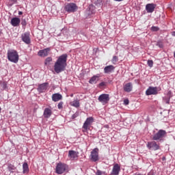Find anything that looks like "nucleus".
<instances>
[{"mask_svg":"<svg viewBox=\"0 0 175 175\" xmlns=\"http://www.w3.org/2000/svg\"><path fill=\"white\" fill-rule=\"evenodd\" d=\"M120 171H121V167H120V165L116 163L113 165L111 174L119 175Z\"/></svg>","mask_w":175,"mask_h":175,"instance_id":"11","label":"nucleus"},{"mask_svg":"<svg viewBox=\"0 0 175 175\" xmlns=\"http://www.w3.org/2000/svg\"><path fill=\"white\" fill-rule=\"evenodd\" d=\"M65 170H66V165L63 164L62 163H57L56 166V173L57 174H62Z\"/></svg>","mask_w":175,"mask_h":175,"instance_id":"10","label":"nucleus"},{"mask_svg":"<svg viewBox=\"0 0 175 175\" xmlns=\"http://www.w3.org/2000/svg\"><path fill=\"white\" fill-rule=\"evenodd\" d=\"M77 152L75 150H69L68 151V157L71 161H73L77 158Z\"/></svg>","mask_w":175,"mask_h":175,"instance_id":"21","label":"nucleus"},{"mask_svg":"<svg viewBox=\"0 0 175 175\" xmlns=\"http://www.w3.org/2000/svg\"><path fill=\"white\" fill-rule=\"evenodd\" d=\"M70 96H71V97L73 96V94H71Z\"/></svg>","mask_w":175,"mask_h":175,"instance_id":"46","label":"nucleus"},{"mask_svg":"<svg viewBox=\"0 0 175 175\" xmlns=\"http://www.w3.org/2000/svg\"><path fill=\"white\" fill-rule=\"evenodd\" d=\"M62 99V95L59 93L53 94L52 95V100L53 102H58V100H61Z\"/></svg>","mask_w":175,"mask_h":175,"instance_id":"22","label":"nucleus"},{"mask_svg":"<svg viewBox=\"0 0 175 175\" xmlns=\"http://www.w3.org/2000/svg\"><path fill=\"white\" fill-rule=\"evenodd\" d=\"M18 14L21 16V14H23V12L19 11V12H18Z\"/></svg>","mask_w":175,"mask_h":175,"instance_id":"42","label":"nucleus"},{"mask_svg":"<svg viewBox=\"0 0 175 175\" xmlns=\"http://www.w3.org/2000/svg\"><path fill=\"white\" fill-rule=\"evenodd\" d=\"M49 85V83L46 82V83H43L40 85H39L38 88V92H45L46 90H47V86Z\"/></svg>","mask_w":175,"mask_h":175,"instance_id":"15","label":"nucleus"},{"mask_svg":"<svg viewBox=\"0 0 175 175\" xmlns=\"http://www.w3.org/2000/svg\"><path fill=\"white\" fill-rule=\"evenodd\" d=\"M51 49L50 48H46L38 51V55L40 57H47L49 55V53Z\"/></svg>","mask_w":175,"mask_h":175,"instance_id":"14","label":"nucleus"},{"mask_svg":"<svg viewBox=\"0 0 175 175\" xmlns=\"http://www.w3.org/2000/svg\"><path fill=\"white\" fill-rule=\"evenodd\" d=\"M113 1H115V2H122V1L124 0H113Z\"/></svg>","mask_w":175,"mask_h":175,"instance_id":"40","label":"nucleus"},{"mask_svg":"<svg viewBox=\"0 0 175 175\" xmlns=\"http://www.w3.org/2000/svg\"><path fill=\"white\" fill-rule=\"evenodd\" d=\"M63 105H64V102H60V103H59L58 105H57L58 109H62Z\"/></svg>","mask_w":175,"mask_h":175,"instance_id":"34","label":"nucleus"},{"mask_svg":"<svg viewBox=\"0 0 175 175\" xmlns=\"http://www.w3.org/2000/svg\"><path fill=\"white\" fill-rule=\"evenodd\" d=\"M135 175H142V174H135Z\"/></svg>","mask_w":175,"mask_h":175,"instance_id":"45","label":"nucleus"},{"mask_svg":"<svg viewBox=\"0 0 175 175\" xmlns=\"http://www.w3.org/2000/svg\"><path fill=\"white\" fill-rule=\"evenodd\" d=\"M167 98H169V99H170V98H172V91L170 90V91L167 92Z\"/></svg>","mask_w":175,"mask_h":175,"instance_id":"35","label":"nucleus"},{"mask_svg":"<svg viewBox=\"0 0 175 175\" xmlns=\"http://www.w3.org/2000/svg\"><path fill=\"white\" fill-rule=\"evenodd\" d=\"M146 147L149 150H153V151H157V150H159V144H157L155 141L148 142L146 144Z\"/></svg>","mask_w":175,"mask_h":175,"instance_id":"9","label":"nucleus"},{"mask_svg":"<svg viewBox=\"0 0 175 175\" xmlns=\"http://www.w3.org/2000/svg\"><path fill=\"white\" fill-rule=\"evenodd\" d=\"M64 10L68 13H75L77 10V5L75 3H70L65 5Z\"/></svg>","mask_w":175,"mask_h":175,"instance_id":"5","label":"nucleus"},{"mask_svg":"<svg viewBox=\"0 0 175 175\" xmlns=\"http://www.w3.org/2000/svg\"><path fill=\"white\" fill-rule=\"evenodd\" d=\"M21 25H23V27H25V25H27V21L24 18H22Z\"/></svg>","mask_w":175,"mask_h":175,"instance_id":"31","label":"nucleus"},{"mask_svg":"<svg viewBox=\"0 0 175 175\" xmlns=\"http://www.w3.org/2000/svg\"><path fill=\"white\" fill-rule=\"evenodd\" d=\"M99 77H100L99 74L93 76L89 81L90 84H96L99 81Z\"/></svg>","mask_w":175,"mask_h":175,"instance_id":"20","label":"nucleus"},{"mask_svg":"<svg viewBox=\"0 0 175 175\" xmlns=\"http://www.w3.org/2000/svg\"><path fill=\"white\" fill-rule=\"evenodd\" d=\"M151 29L154 32H157V31H159V28L155 26H152Z\"/></svg>","mask_w":175,"mask_h":175,"instance_id":"32","label":"nucleus"},{"mask_svg":"<svg viewBox=\"0 0 175 175\" xmlns=\"http://www.w3.org/2000/svg\"><path fill=\"white\" fill-rule=\"evenodd\" d=\"M114 69H116V67L113 65L107 66L104 68V73L106 75H110V73H113V72H114Z\"/></svg>","mask_w":175,"mask_h":175,"instance_id":"12","label":"nucleus"},{"mask_svg":"<svg viewBox=\"0 0 175 175\" xmlns=\"http://www.w3.org/2000/svg\"><path fill=\"white\" fill-rule=\"evenodd\" d=\"M23 173L25 174V173H28L29 172V167H28L27 163H24L23 164Z\"/></svg>","mask_w":175,"mask_h":175,"instance_id":"24","label":"nucleus"},{"mask_svg":"<svg viewBox=\"0 0 175 175\" xmlns=\"http://www.w3.org/2000/svg\"><path fill=\"white\" fill-rule=\"evenodd\" d=\"M98 102H100L102 105H107V103H109V100H110V95L107 94H100L98 96Z\"/></svg>","mask_w":175,"mask_h":175,"instance_id":"6","label":"nucleus"},{"mask_svg":"<svg viewBox=\"0 0 175 175\" xmlns=\"http://www.w3.org/2000/svg\"><path fill=\"white\" fill-rule=\"evenodd\" d=\"M118 62V57L113 56L111 59L112 64H113V65H116V64H117Z\"/></svg>","mask_w":175,"mask_h":175,"instance_id":"28","label":"nucleus"},{"mask_svg":"<svg viewBox=\"0 0 175 175\" xmlns=\"http://www.w3.org/2000/svg\"><path fill=\"white\" fill-rule=\"evenodd\" d=\"M164 102H165V103H167V105H169V103H170V98H169L168 97L167 98H163Z\"/></svg>","mask_w":175,"mask_h":175,"instance_id":"33","label":"nucleus"},{"mask_svg":"<svg viewBox=\"0 0 175 175\" xmlns=\"http://www.w3.org/2000/svg\"><path fill=\"white\" fill-rule=\"evenodd\" d=\"M148 175H155V174H154L153 172H149V173H148Z\"/></svg>","mask_w":175,"mask_h":175,"instance_id":"41","label":"nucleus"},{"mask_svg":"<svg viewBox=\"0 0 175 175\" xmlns=\"http://www.w3.org/2000/svg\"><path fill=\"white\" fill-rule=\"evenodd\" d=\"M100 87H105L106 85V82H101L99 83Z\"/></svg>","mask_w":175,"mask_h":175,"instance_id":"38","label":"nucleus"},{"mask_svg":"<svg viewBox=\"0 0 175 175\" xmlns=\"http://www.w3.org/2000/svg\"><path fill=\"white\" fill-rule=\"evenodd\" d=\"M92 122H94V118H88L83 125V132H87L88 129H90V125H91Z\"/></svg>","mask_w":175,"mask_h":175,"instance_id":"8","label":"nucleus"},{"mask_svg":"<svg viewBox=\"0 0 175 175\" xmlns=\"http://www.w3.org/2000/svg\"><path fill=\"white\" fill-rule=\"evenodd\" d=\"M66 61H68V55L63 54L60 55L54 64V71L57 75L61 73L62 72L65 71L66 69Z\"/></svg>","mask_w":175,"mask_h":175,"instance_id":"1","label":"nucleus"},{"mask_svg":"<svg viewBox=\"0 0 175 175\" xmlns=\"http://www.w3.org/2000/svg\"><path fill=\"white\" fill-rule=\"evenodd\" d=\"M157 46L160 47V49H162V47H163V44L161 42H157Z\"/></svg>","mask_w":175,"mask_h":175,"instance_id":"37","label":"nucleus"},{"mask_svg":"<svg viewBox=\"0 0 175 175\" xmlns=\"http://www.w3.org/2000/svg\"><path fill=\"white\" fill-rule=\"evenodd\" d=\"M90 159L92 162H98L99 161V149L98 148H95L91 152Z\"/></svg>","mask_w":175,"mask_h":175,"instance_id":"4","label":"nucleus"},{"mask_svg":"<svg viewBox=\"0 0 175 175\" xmlns=\"http://www.w3.org/2000/svg\"><path fill=\"white\" fill-rule=\"evenodd\" d=\"M172 35V36H175V31H173Z\"/></svg>","mask_w":175,"mask_h":175,"instance_id":"43","label":"nucleus"},{"mask_svg":"<svg viewBox=\"0 0 175 175\" xmlns=\"http://www.w3.org/2000/svg\"><path fill=\"white\" fill-rule=\"evenodd\" d=\"M132 83H128L124 85V91H125V92H131V91H132Z\"/></svg>","mask_w":175,"mask_h":175,"instance_id":"23","label":"nucleus"},{"mask_svg":"<svg viewBox=\"0 0 175 175\" xmlns=\"http://www.w3.org/2000/svg\"><path fill=\"white\" fill-rule=\"evenodd\" d=\"M52 114H53V111L51 110V108L44 109V113H43L44 118H50Z\"/></svg>","mask_w":175,"mask_h":175,"instance_id":"16","label":"nucleus"},{"mask_svg":"<svg viewBox=\"0 0 175 175\" xmlns=\"http://www.w3.org/2000/svg\"><path fill=\"white\" fill-rule=\"evenodd\" d=\"M166 131L160 129L157 133L152 135V140L154 142H163V139L166 137Z\"/></svg>","mask_w":175,"mask_h":175,"instance_id":"3","label":"nucleus"},{"mask_svg":"<svg viewBox=\"0 0 175 175\" xmlns=\"http://www.w3.org/2000/svg\"><path fill=\"white\" fill-rule=\"evenodd\" d=\"M124 105H125L126 106L128 105H129V100L125 99V100H124Z\"/></svg>","mask_w":175,"mask_h":175,"instance_id":"36","label":"nucleus"},{"mask_svg":"<svg viewBox=\"0 0 175 175\" xmlns=\"http://www.w3.org/2000/svg\"><path fill=\"white\" fill-rule=\"evenodd\" d=\"M148 65L150 68H152L154 66V62L152 60H148Z\"/></svg>","mask_w":175,"mask_h":175,"instance_id":"30","label":"nucleus"},{"mask_svg":"<svg viewBox=\"0 0 175 175\" xmlns=\"http://www.w3.org/2000/svg\"><path fill=\"white\" fill-rule=\"evenodd\" d=\"M71 106L74 107H80V101L79 100H75L71 103Z\"/></svg>","mask_w":175,"mask_h":175,"instance_id":"25","label":"nucleus"},{"mask_svg":"<svg viewBox=\"0 0 175 175\" xmlns=\"http://www.w3.org/2000/svg\"><path fill=\"white\" fill-rule=\"evenodd\" d=\"M21 23V20L17 17L12 18L10 22L12 27H18Z\"/></svg>","mask_w":175,"mask_h":175,"instance_id":"17","label":"nucleus"},{"mask_svg":"<svg viewBox=\"0 0 175 175\" xmlns=\"http://www.w3.org/2000/svg\"><path fill=\"white\" fill-rule=\"evenodd\" d=\"M155 6H157V5L154 3H148L146 5V10L147 13H152L154 10H155Z\"/></svg>","mask_w":175,"mask_h":175,"instance_id":"13","label":"nucleus"},{"mask_svg":"<svg viewBox=\"0 0 175 175\" xmlns=\"http://www.w3.org/2000/svg\"><path fill=\"white\" fill-rule=\"evenodd\" d=\"M53 62V58L51 57H48L46 58L44 64L45 65H50V62Z\"/></svg>","mask_w":175,"mask_h":175,"instance_id":"27","label":"nucleus"},{"mask_svg":"<svg viewBox=\"0 0 175 175\" xmlns=\"http://www.w3.org/2000/svg\"><path fill=\"white\" fill-rule=\"evenodd\" d=\"M72 118H76V116H75V115H73V116H72Z\"/></svg>","mask_w":175,"mask_h":175,"instance_id":"44","label":"nucleus"},{"mask_svg":"<svg viewBox=\"0 0 175 175\" xmlns=\"http://www.w3.org/2000/svg\"><path fill=\"white\" fill-rule=\"evenodd\" d=\"M94 4L96 6H98V8H100V6L103 5V0H96Z\"/></svg>","mask_w":175,"mask_h":175,"instance_id":"26","label":"nucleus"},{"mask_svg":"<svg viewBox=\"0 0 175 175\" xmlns=\"http://www.w3.org/2000/svg\"><path fill=\"white\" fill-rule=\"evenodd\" d=\"M11 2H12V3H17V0H9Z\"/></svg>","mask_w":175,"mask_h":175,"instance_id":"39","label":"nucleus"},{"mask_svg":"<svg viewBox=\"0 0 175 175\" xmlns=\"http://www.w3.org/2000/svg\"><path fill=\"white\" fill-rule=\"evenodd\" d=\"M22 40L26 44H29L31 43V38H29V33H25L24 34H22Z\"/></svg>","mask_w":175,"mask_h":175,"instance_id":"18","label":"nucleus"},{"mask_svg":"<svg viewBox=\"0 0 175 175\" xmlns=\"http://www.w3.org/2000/svg\"><path fill=\"white\" fill-rule=\"evenodd\" d=\"M158 91H161L160 88L150 86L146 91V95H158Z\"/></svg>","mask_w":175,"mask_h":175,"instance_id":"7","label":"nucleus"},{"mask_svg":"<svg viewBox=\"0 0 175 175\" xmlns=\"http://www.w3.org/2000/svg\"><path fill=\"white\" fill-rule=\"evenodd\" d=\"M95 12V5L91 4L89 5L86 10V14H88V16H91V14H94Z\"/></svg>","mask_w":175,"mask_h":175,"instance_id":"19","label":"nucleus"},{"mask_svg":"<svg viewBox=\"0 0 175 175\" xmlns=\"http://www.w3.org/2000/svg\"><path fill=\"white\" fill-rule=\"evenodd\" d=\"M18 53L17 51L12 49L8 51V59L10 61V62H13L14 64H17L18 62Z\"/></svg>","mask_w":175,"mask_h":175,"instance_id":"2","label":"nucleus"},{"mask_svg":"<svg viewBox=\"0 0 175 175\" xmlns=\"http://www.w3.org/2000/svg\"><path fill=\"white\" fill-rule=\"evenodd\" d=\"M96 175H106V172L98 170L97 172H96Z\"/></svg>","mask_w":175,"mask_h":175,"instance_id":"29","label":"nucleus"}]
</instances>
